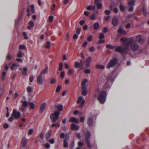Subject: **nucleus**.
<instances>
[{"label":"nucleus","instance_id":"obj_1","mask_svg":"<svg viewBox=\"0 0 149 149\" xmlns=\"http://www.w3.org/2000/svg\"><path fill=\"white\" fill-rule=\"evenodd\" d=\"M107 95V93L106 91H101L98 93L97 99L101 104H103L105 103Z\"/></svg>","mask_w":149,"mask_h":149},{"label":"nucleus","instance_id":"obj_2","mask_svg":"<svg viewBox=\"0 0 149 149\" xmlns=\"http://www.w3.org/2000/svg\"><path fill=\"white\" fill-rule=\"evenodd\" d=\"M118 61L117 58L114 57L111 59L106 66V68L109 69L110 68L113 67L117 64Z\"/></svg>","mask_w":149,"mask_h":149},{"label":"nucleus","instance_id":"obj_3","mask_svg":"<svg viewBox=\"0 0 149 149\" xmlns=\"http://www.w3.org/2000/svg\"><path fill=\"white\" fill-rule=\"evenodd\" d=\"M60 113L59 111L56 110L54 113L51 114L50 118L53 122H56L59 118V115Z\"/></svg>","mask_w":149,"mask_h":149},{"label":"nucleus","instance_id":"obj_4","mask_svg":"<svg viewBox=\"0 0 149 149\" xmlns=\"http://www.w3.org/2000/svg\"><path fill=\"white\" fill-rule=\"evenodd\" d=\"M91 136V133L89 131H87L85 133L86 141L87 146L90 148H92V146L90 144L89 139Z\"/></svg>","mask_w":149,"mask_h":149},{"label":"nucleus","instance_id":"obj_5","mask_svg":"<svg viewBox=\"0 0 149 149\" xmlns=\"http://www.w3.org/2000/svg\"><path fill=\"white\" fill-rule=\"evenodd\" d=\"M115 51L122 54L126 53V52L125 51V48H124V47L121 46H117L115 49Z\"/></svg>","mask_w":149,"mask_h":149},{"label":"nucleus","instance_id":"obj_6","mask_svg":"<svg viewBox=\"0 0 149 149\" xmlns=\"http://www.w3.org/2000/svg\"><path fill=\"white\" fill-rule=\"evenodd\" d=\"M28 141L26 138L24 137L22 138L21 142V145L22 148L24 149L27 146Z\"/></svg>","mask_w":149,"mask_h":149},{"label":"nucleus","instance_id":"obj_7","mask_svg":"<svg viewBox=\"0 0 149 149\" xmlns=\"http://www.w3.org/2000/svg\"><path fill=\"white\" fill-rule=\"evenodd\" d=\"M12 116L14 117L16 119H18L21 116V113L20 112L17 111L16 110L14 109L13 111Z\"/></svg>","mask_w":149,"mask_h":149},{"label":"nucleus","instance_id":"obj_8","mask_svg":"<svg viewBox=\"0 0 149 149\" xmlns=\"http://www.w3.org/2000/svg\"><path fill=\"white\" fill-rule=\"evenodd\" d=\"M130 47L132 50L135 51L139 49V46L137 43L133 41Z\"/></svg>","mask_w":149,"mask_h":149},{"label":"nucleus","instance_id":"obj_9","mask_svg":"<svg viewBox=\"0 0 149 149\" xmlns=\"http://www.w3.org/2000/svg\"><path fill=\"white\" fill-rule=\"evenodd\" d=\"M133 42V40H130L128 42H127L126 43H124L123 45L124 46V48H125V51L126 52V51L128 49L129 46L131 45L132 42Z\"/></svg>","mask_w":149,"mask_h":149},{"label":"nucleus","instance_id":"obj_10","mask_svg":"<svg viewBox=\"0 0 149 149\" xmlns=\"http://www.w3.org/2000/svg\"><path fill=\"white\" fill-rule=\"evenodd\" d=\"M44 82V81L42 79V76L40 75H39L37 77V83L40 85L42 84Z\"/></svg>","mask_w":149,"mask_h":149},{"label":"nucleus","instance_id":"obj_11","mask_svg":"<svg viewBox=\"0 0 149 149\" xmlns=\"http://www.w3.org/2000/svg\"><path fill=\"white\" fill-rule=\"evenodd\" d=\"M23 14V11H22L21 12L20 14L19 15L18 18L17 19H16L15 21V26H16L18 24V22L20 20L21 18H22V17Z\"/></svg>","mask_w":149,"mask_h":149},{"label":"nucleus","instance_id":"obj_12","mask_svg":"<svg viewBox=\"0 0 149 149\" xmlns=\"http://www.w3.org/2000/svg\"><path fill=\"white\" fill-rule=\"evenodd\" d=\"M46 103L45 102L43 103L41 105L39 111L40 113H42L44 111L46 107Z\"/></svg>","mask_w":149,"mask_h":149},{"label":"nucleus","instance_id":"obj_13","mask_svg":"<svg viewBox=\"0 0 149 149\" xmlns=\"http://www.w3.org/2000/svg\"><path fill=\"white\" fill-rule=\"evenodd\" d=\"M118 19L116 17L113 18L112 21V23L114 26H116L118 24Z\"/></svg>","mask_w":149,"mask_h":149},{"label":"nucleus","instance_id":"obj_14","mask_svg":"<svg viewBox=\"0 0 149 149\" xmlns=\"http://www.w3.org/2000/svg\"><path fill=\"white\" fill-rule=\"evenodd\" d=\"M70 128L73 130H77L79 128V126L78 125H75L74 123H72L71 125Z\"/></svg>","mask_w":149,"mask_h":149},{"label":"nucleus","instance_id":"obj_15","mask_svg":"<svg viewBox=\"0 0 149 149\" xmlns=\"http://www.w3.org/2000/svg\"><path fill=\"white\" fill-rule=\"evenodd\" d=\"M136 41L140 43H143L144 42L143 40L141 35H139L137 36L136 37Z\"/></svg>","mask_w":149,"mask_h":149},{"label":"nucleus","instance_id":"obj_16","mask_svg":"<svg viewBox=\"0 0 149 149\" xmlns=\"http://www.w3.org/2000/svg\"><path fill=\"white\" fill-rule=\"evenodd\" d=\"M69 121L71 122H74L76 123H79L78 120L76 118L71 117L69 120Z\"/></svg>","mask_w":149,"mask_h":149},{"label":"nucleus","instance_id":"obj_17","mask_svg":"<svg viewBox=\"0 0 149 149\" xmlns=\"http://www.w3.org/2000/svg\"><path fill=\"white\" fill-rule=\"evenodd\" d=\"M118 32L120 34L123 35H125L127 33L126 31L125 30H123L121 27L118 28Z\"/></svg>","mask_w":149,"mask_h":149},{"label":"nucleus","instance_id":"obj_18","mask_svg":"<svg viewBox=\"0 0 149 149\" xmlns=\"http://www.w3.org/2000/svg\"><path fill=\"white\" fill-rule=\"evenodd\" d=\"M93 124V120L92 118L89 117L88 121V124L89 126H92Z\"/></svg>","mask_w":149,"mask_h":149},{"label":"nucleus","instance_id":"obj_19","mask_svg":"<svg viewBox=\"0 0 149 149\" xmlns=\"http://www.w3.org/2000/svg\"><path fill=\"white\" fill-rule=\"evenodd\" d=\"M55 107L60 111H61L63 110V107L61 105L58 104Z\"/></svg>","mask_w":149,"mask_h":149},{"label":"nucleus","instance_id":"obj_20","mask_svg":"<svg viewBox=\"0 0 149 149\" xmlns=\"http://www.w3.org/2000/svg\"><path fill=\"white\" fill-rule=\"evenodd\" d=\"M66 138L67 137L66 136L65 139L63 140V146L65 148H67L68 146V143L67 141Z\"/></svg>","mask_w":149,"mask_h":149},{"label":"nucleus","instance_id":"obj_21","mask_svg":"<svg viewBox=\"0 0 149 149\" xmlns=\"http://www.w3.org/2000/svg\"><path fill=\"white\" fill-rule=\"evenodd\" d=\"M48 68L47 67H46L40 73V75L42 76L43 74H45L48 71Z\"/></svg>","mask_w":149,"mask_h":149},{"label":"nucleus","instance_id":"obj_22","mask_svg":"<svg viewBox=\"0 0 149 149\" xmlns=\"http://www.w3.org/2000/svg\"><path fill=\"white\" fill-rule=\"evenodd\" d=\"M106 48L108 49H113L115 47V46L109 44H107L106 45Z\"/></svg>","mask_w":149,"mask_h":149},{"label":"nucleus","instance_id":"obj_23","mask_svg":"<svg viewBox=\"0 0 149 149\" xmlns=\"http://www.w3.org/2000/svg\"><path fill=\"white\" fill-rule=\"evenodd\" d=\"M21 102L22 104V106H23L26 107L28 104V103L26 101L22 100Z\"/></svg>","mask_w":149,"mask_h":149},{"label":"nucleus","instance_id":"obj_24","mask_svg":"<svg viewBox=\"0 0 149 149\" xmlns=\"http://www.w3.org/2000/svg\"><path fill=\"white\" fill-rule=\"evenodd\" d=\"M95 67L97 68L101 69H103L104 68V65L98 64H97L96 65Z\"/></svg>","mask_w":149,"mask_h":149},{"label":"nucleus","instance_id":"obj_25","mask_svg":"<svg viewBox=\"0 0 149 149\" xmlns=\"http://www.w3.org/2000/svg\"><path fill=\"white\" fill-rule=\"evenodd\" d=\"M74 67L76 68H78L79 67H80V63L78 62H76L74 63Z\"/></svg>","mask_w":149,"mask_h":149},{"label":"nucleus","instance_id":"obj_26","mask_svg":"<svg viewBox=\"0 0 149 149\" xmlns=\"http://www.w3.org/2000/svg\"><path fill=\"white\" fill-rule=\"evenodd\" d=\"M135 1L134 0H132L131 1H129L128 3V4L130 6H133L135 5Z\"/></svg>","mask_w":149,"mask_h":149},{"label":"nucleus","instance_id":"obj_27","mask_svg":"<svg viewBox=\"0 0 149 149\" xmlns=\"http://www.w3.org/2000/svg\"><path fill=\"white\" fill-rule=\"evenodd\" d=\"M23 54L22 53V51H18V53L17 54V56L19 58H22L23 56Z\"/></svg>","mask_w":149,"mask_h":149},{"label":"nucleus","instance_id":"obj_28","mask_svg":"<svg viewBox=\"0 0 149 149\" xmlns=\"http://www.w3.org/2000/svg\"><path fill=\"white\" fill-rule=\"evenodd\" d=\"M99 27V24L98 23H95L94 24L93 26V28L94 29L96 30L98 29Z\"/></svg>","mask_w":149,"mask_h":149},{"label":"nucleus","instance_id":"obj_29","mask_svg":"<svg viewBox=\"0 0 149 149\" xmlns=\"http://www.w3.org/2000/svg\"><path fill=\"white\" fill-rule=\"evenodd\" d=\"M128 38H126L123 37L120 39V40L123 42L124 43H126L127 42Z\"/></svg>","mask_w":149,"mask_h":149},{"label":"nucleus","instance_id":"obj_30","mask_svg":"<svg viewBox=\"0 0 149 149\" xmlns=\"http://www.w3.org/2000/svg\"><path fill=\"white\" fill-rule=\"evenodd\" d=\"M33 89L30 86H28L27 88V91L28 93H31L33 91Z\"/></svg>","mask_w":149,"mask_h":149},{"label":"nucleus","instance_id":"obj_31","mask_svg":"<svg viewBox=\"0 0 149 149\" xmlns=\"http://www.w3.org/2000/svg\"><path fill=\"white\" fill-rule=\"evenodd\" d=\"M119 8L120 10L122 12H123L125 10V7L123 6L121 4L119 5Z\"/></svg>","mask_w":149,"mask_h":149},{"label":"nucleus","instance_id":"obj_32","mask_svg":"<svg viewBox=\"0 0 149 149\" xmlns=\"http://www.w3.org/2000/svg\"><path fill=\"white\" fill-rule=\"evenodd\" d=\"M84 62L83 61V60L82 59H81L80 60V67L79 70H81L82 69V67H83V66L84 65Z\"/></svg>","mask_w":149,"mask_h":149},{"label":"nucleus","instance_id":"obj_33","mask_svg":"<svg viewBox=\"0 0 149 149\" xmlns=\"http://www.w3.org/2000/svg\"><path fill=\"white\" fill-rule=\"evenodd\" d=\"M83 100V97L81 96H79L77 100V102L78 104H79Z\"/></svg>","mask_w":149,"mask_h":149},{"label":"nucleus","instance_id":"obj_34","mask_svg":"<svg viewBox=\"0 0 149 149\" xmlns=\"http://www.w3.org/2000/svg\"><path fill=\"white\" fill-rule=\"evenodd\" d=\"M88 80L87 79H83L81 83V85L84 86L87 82Z\"/></svg>","mask_w":149,"mask_h":149},{"label":"nucleus","instance_id":"obj_35","mask_svg":"<svg viewBox=\"0 0 149 149\" xmlns=\"http://www.w3.org/2000/svg\"><path fill=\"white\" fill-rule=\"evenodd\" d=\"M56 81V79L55 78H51L50 79V83L52 84H54Z\"/></svg>","mask_w":149,"mask_h":149},{"label":"nucleus","instance_id":"obj_36","mask_svg":"<svg viewBox=\"0 0 149 149\" xmlns=\"http://www.w3.org/2000/svg\"><path fill=\"white\" fill-rule=\"evenodd\" d=\"M85 102V100H82L79 106V107L80 108H82L84 106V104Z\"/></svg>","mask_w":149,"mask_h":149},{"label":"nucleus","instance_id":"obj_37","mask_svg":"<svg viewBox=\"0 0 149 149\" xmlns=\"http://www.w3.org/2000/svg\"><path fill=\"white\" fill-rule=\"evenodd\" d=\"M5 89L4 88L0 87V97L2 95V94L4 92Z\"/></svg>","mask_w":149,"mask_h":149},{"label":"nucleus","instance_id":"obj_38","mask_svg":"<svg viewBox=\"0 0 149 149\" xmlns=\"http://www.w3.org/2000/svg\"><path fill=\"white\" fill-rule=\"evenodd\" d=\"M26 48V47L23 45H20L19 47V49L25 50Z\"/></svg>","mask_w":149,"mask_h":149},{"label":"nucleus","instance_id":"obj_39","mask_svg":"<svg viewBox=\"0 0 149 149\" xmlns=\"http://www.w3.org/2000/svg\"><path fill=\"white\" fill-rule=\"evenodd\" d=\"M95 5H96L97 8L98 9H100L102 7V5L101 3H97Z\"/></svg>","mask_w":149,"mask_h":149},{"label":"nucleus","instance_id":"obj_40","mask_svg":"<svg viewBox=\"0 0 149 149\" xmlns=\"http://www.w3.org/2000/svg\"><path fill=\"white\" fill-rule=\"evenodd\" d=\"M61 86H60L59 85H58L56 87V91L57 93L59 92L60 91L61 89Z\"/></svg>","mask_w":149,"mask_h":149},{"label":"nucleus","instance_id":"obj_41","mask_svg":"<svg viewBox=\"0 0 149 149\" xmlns=\"http://www.w3.org/2000/svg\"><path fill=\"white\" fill-rule=\"evenodd\" d=\"M31 11L32 13H34L35 9L34 8V6L33 5H31Z\"/></svg>","mask_w":149,"mask_h":149},{"label":"nucleus","instance_id":"obj_42","mask_svg":"<svg viewBox=\"0 0 149 149\" xmlns=\"http://www.w3.org/2000/svg\"><path fill=\"white\" fill-rule=\"evenodd\" d=\"M74 71V70L73 69H70L68 71V74L70 75H72L73 74Z\"/></svg>","mask_w":149,"mask_h":149},{"label":"nucleus","instance_id":"obj_43","mask_svg":"<svg viewBox=\"0 0 149 149\" xmlns=\"http://www.w3.org/2000/svg\"><path fill=\"white\" fill-rule=\"evenodd\" d=\"M82 95L84 96H86L87 95V91L86 90H83L81 92Z\"/></svg>","mask_w":149,"mask_h":149},{"label":"nucleus","instance_id":"obj_44","mask_svg":"<svg viewBox=\"0 0 149 149\" xmlns=\"http://www.w3.org/2000/svg\"><path fill=\"white\" fill-rule=\"evenodd\" d=\"M54 17L53 15H50L49 17V22H51L53 20Z\"/></svg>","mask_w":149,"mask_h":149},{"label":"nucleus","instance_id":"obj_45","mask_svg":"<svg viewBox=\"0 0 149 149\" xmlns=\"http://www.w3.org/2000/svg\"><path fill=\"white\" fill-rule=\"evenodd\" d=\"M29 104L31 109H34L35 107V105L33 103L30 102L29 103Z\"/></svg>","mask_w":149,"mask_h":149},{"label":"nucleus","instance_id":"obj_46","mask_svg":"<svg viewBox=\"0 0 149 149\" xmlns=\"http://www.w3.org/2000/svg\"><path fill=\"white\" fill-rule=\"evenodd\" d=\"M59 71H61L63 69V63L61 62H60L59 64Z\"/></svg>","mask_w":149,"mask_h":149},{"label":"nucleus","instance_id":"obj_47","mask_svg":"<svg viewBox=\"0 0 149 149\" xmlns=\"http://www.w3.org/2000/svg\"><path fill=\"white\" fill-rule=\"evenodd\" d=\"M109 87V86L106 83L104 84V86H103V89H107Z\"/></svg>","mask_w":149,"mask_h":149},{"label":"nucleus","instance_id":"obj_48","mask_svg":"<svg viewBox=\"0 0 149 149\" xmlns=\"http://www.w3.org/2000/svg\"><path fill=\"white\" fill-rule=\"evenodd\" d=\"M104 37V34L102 33H101L99 35V38L100 39H103Z\"/></svg>","mask_w":149,"mask_h":149},{"label":"nucleus","instance_id":"obj_49","mask_svg":"<svg viewBox=\"0 0 149 149\" xmlns=\"http://www.w3.org/2000/svg\"><path fill=\"white\" fill-rule=\"evenodd\" d=\"M105 13L107 15H109L111 13V11L109 10H106L104 11Z\"/></svg>","mask_w":149,"mask_h":149},{"label":"nucleus","instance_id":"obj_50","mask_svg":"<svg viewBox=\"0 0 149 149\" xmlns=\"http://www.w3.org/2000/svg\"><path fill=\"white\" fill-rule=\"evenodd\" d=\"M47 45H46L45 48L46 49H49L50 47V42L49 41L47 42Z\"/></svg>","mask_w":149,"mask_h":149},{"label":"nucleus","instance_id":"obj_51","mask_svg":"<svg viewBox=\"0 0 149 149\" xmlns=\"http://www.w3.org/2000/svg\"><path fill=\"white\" fill-rule=\"evenodd\" d=\"M48 142L51 144H53L55 142V140L53 139H51L49 140Z\"/></svg>","mask_w":149,"mask_h":149},{"label":"nucleus","instance_id":"obj_52","mask_svg":"<svg viewBox=\"0 0 149 149\" xmlns=\"http://www.w3.org/2000/svg\"><path fill=\"white\" fill-rule=\"evenodd\" d=\"M108 31V29L106 27H104L103 28L102 32L104 33H106Z\"/></svg>","mask_w":149,"mask_h":149},{"label":"nucleus","instance_id":"obj_53","mask_svg":"<svg viewBox=\"0 0 149 149\" xmlns=\"http://www.w3.org/2000/svg\"><path fill=\"white\" fill-rule=\"evenodd\" d=\"M23 34L25 39H28V38L27 36V35L25 32H24L23 33Z\"/></svg>","mask_w":149,"mask_h":149},{"label":"nucleus","instance_id":"obj_54","mask_svg":"<svg viewBox=\"0 0 149 149\" xmlns=\"http://www.w3.org/2000/svg\"><path fill=\"white\" fill-rule=\"evenodd\" d=\"M6 75V72H3L2 73V81H3L5 79L4 77Z\"/></svg>","mask_w":149,"mask_h":149},{"label":"nucleus","instance_id":"obj_55","mask_svg":"<svg viewBox=\"0 0 149 149\" xmlns=\"http://www.w3.org/2000/svg\"><path fill=\"white\" fill-rule=\"evenodd\" d=\"M33 132V130L32 129H30L29 130L28 134L29 135H31V134Z\"/></svg>","mask_w":149,"mask_h":149},{"label":"nucleus","instance_id":"obj_56","mask_svg":"<svg viewBox=\"0 0 149 149\" xmlns=\"http://www.w3.org/2000/svg\"><path fill=\"white\" fill-rule=\"evenodd\" d=\"M95 15L94 14H93L90 16V18L92 20H93L95 19Z\"/></svg>","mask_w":149,"mask_h":149},{"label":"nucleus","instance_id":"obj_57","mask_svg":"<svg viewBox=\"0 0 149 149\" xmlns=\"http://www.w3.org/2000/svg\"><path fill=\"white\" fill-rule=\"evenodd\" d=\"M56 6V5L55 4H53L52 6L51 7V9L52 11H54L55 10V8Z\"/></svg>","mask_w":149,"mask_h":149},{"label":"nucleus","instance_id":"obj_58","mask_svg":"<svg viewBox=\"0 0 149 149\" xmlns=\"http://www.w3.org/2000/svg\"><path fill=\"white\" fill-rule=\"evenodd\" d=\"M65 75V74L63 71H62L61 72L60 76L62 78H64Z\"/></svg>","mask_w":149,"mask_h":149},{"label":"nucleus","instance_id":"obj_59","mask_svg":"<svg viewBox=\"0 0 149 149\" xmlns=\"http://www.w3.org/2000/svg\"><path fill=\"white\" fill-rule=\"evenodd\" d=\"M27 16L28 17H29L31 15L30 13V10L29 9V8H27Z\"/></svg>","mask_w":149,"mask_h":149},{"label":"nucleus","instance_id":"obj_60","mask_svg":"<svg viewBox=\"0 0 149 149\" xmlns=\"http://www.w3.org/2000/svg\"><path fill=\"white\" fill-rule=\"evenodd\" d=\"M29 26L31 27H33L34 26V23L33 21H30L29 22Z\"/></svg>","mask_w":149,"mask_h":149},{"label":"nucleus","instance_id":"obj_61","mask_svg":"<svg viewBox=\"0 0 149 149\" xmlns=\"http://www.w3.org/2000/svg\"><path fill=\"white\" fill-rule=\"evenodd\" d=\"M98 42L99 44L104 43L105 42V40L103 39H100L99 40Z\"/></svg>","mask_w":149,"mask_h":149},{"label":"nucleus","instance_id":"obj_62","mask_svg":"<svg viewBox=\"0 0 149 149\" xmlns=\"http://www.w3.org/2000/svg\"><path fill=\"white\" fill-rule=\"evenodd\" d=\"M92 35H90L87 38V40L89 41L90 42L92 40Z\"/></svg>","mask_w":149,"mask_h":149},{"label":"nucleus","instance_id":"obj_63","mask_svg":"<svg viewBox=\"0 0 149 149\" xmlns=\"http://www.w3.org/2000/svg\"><path fill=\"white\" fill-rule=\"evenodd\" d=\"M78 145L80 147H82L83 146L84 143L82 142L79 141L78 142Z\"/></svg>","mask_w":149,"mask_h":149},{"label":"nucleus","instance_id":"obj_64","mask_svg":"<svg viewBox=\"0 0 149 149\" xmlns=\"http://www.w3.org/2000/svg\"><path fill=\"white\" fill-rule=\"evenodd\" d=\"M65 134L63 133H61L60 135V137L62 139L64 138V137H65Z\"/></svg>","mask_w":149,"mask_h":149}]
</instances>
